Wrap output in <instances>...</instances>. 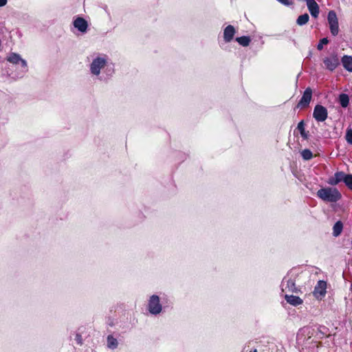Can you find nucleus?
Listing matches in <instances>:
<instances>
[{
  "mask_svg": "<svg viewBox=\"0 0 352 352\" xmlns=\"http://www.w3.org/2000/svg\"><path fill=\"white\" fill-rule=\"evenodd\" d=\"M236 41L242 46L247 47L250 45L251 39L249 36H243L240 37H237Z\"/></svg>",
  "mask_w": 352,
  "mask_h": 352,
  "instance_id": "obj_20",
  "label": "nucleus"
},
{
  "mask_svg": "<svg viewBox=\"0 0 352 352\" xmlns=\"http://www.w3.org/2000/svg\"><path fill=\"white\" fill-rule=\"evenodd\" d=\"M339 102L342 107H347L349 104V96L346 94H341L339 96Z\"/></svg>",
  "mask_w": 352,
  "mask_h": 352,
  "instance_id": "obj_18",
  "label": "nucleus"
},
{
  "mask_svg": "<svg viewBox=\"0 0 352 352\" xmlns=\"http://www.w3.org/2000/svg\"><path fill=\"white\" fill-rule=\"evenodd\" d=\"M7 60L12 65L19 68V73L16 75V78H21L28 72V65L25 60L16 53H11L7 56Z\"/></svg>",
  "mask_w": 352,
  "mask_h": 352,
  "instance_id": "obj_3",
  "label": "nucleus"
},
{
  "mask_svg": "<svg viewBox=\"0 0 352 352\" xmlns=\"http://www.w3.org/2000/svg\"><path fill=\"white\" fill-rule=\"evenodd\" d=\"M75 340L78 344H82V336L79 333H76L75 335Z\"/></svg>",
  "mask_w": 352,
  "mask_h": 352,
  "instance_id": "obj_28",
  "label": "nucleus"
},
{
  "mask_svg": "<svg viewBox=\"0 0 352 352\" xmlns=\"http://www.w3.org/2000/svg\"><path fill=\"white\" fill-rule=\"evenodd\" d=\"M344 184L351 190H352V175H346Z\"/></svg>",
  "mask_w": 352,
  "mask_h": 352,
  "instance_id": "obj_23",
  "label": "nucleus"
},
{
  "mask_svg": "<svg viewBox=\"0 0 352 352\" xmlns=\"http://www.w3.org/2000/svg\"><path fill=\"white\" fill-rule=\"evenodd\" d=\"M311 97H312V90L310 87H307L305 90L301 99L298 102V103L297 104V107L302 109V108L307 107L311 102Z\"/></svg>",
  "mask_w": 352,
  "mask_h": 352,
  "instance_id": "obj_9",
  "label": "nucleus"
},
{
  "mask_svg": "<svg viewBox=\"0 0 352 352\" xmlns=\"http://www.w3.org/2000/svg\"><path fill=\"white\" fill-rule=\"evenodd\" d=\"M254 352H257L256 350H254Z\"/></svg>",
  "mask_w": 352,
  "mask_h": 352,
  "instance_id": "obj_31",
  "label": "nucleus"
},
{
  "mask_svg": "<svg viewBox=\"0 0 352 352\" xmlns=\"http://www.w3.org/2000/svg\"><path fill=\"white\" fill-rule=\"evenodd\" d=\"M296 274L290 272L283 279L280 287L283 293L296 292L297 288L295 285Z\"/></svg>",
  "mask_w": 352,
  "mask_h": 352,
  "instance_id": "obj_4",
  "label": "nucleus"
},
{
  "mask_svg": "<svg viewBox=\"0 0 352 352\" xmlns=\"http://www.w3.org/2000/svg\"><path fill=\"white\" fill-rule=\"evenodd\" d=\"M118 345V342L116 338L113 337L112 336H109L107 337V346L111 349H115L117 348Z\"/></svg>",
  "mask_w": 352,
  "mask_h": 352,
  "instance_id": "obj_19",
  "label": "nucleus"
},
{
  "mask_svg": "<svg viewBox=\"0 0 352 352\" xmlns=\"http://www.w3.org/2000/svg\"><path fill=\"white\" fill-rule=\"evenodd\" d=\"M7 3V0H0V7L5 6Z\"/></svg>",
  "mask_w": 352,
  "mask_h": 352,
  "instance_id": "obj_29",
  "label": "nucleus"
},
{
  "mask_svg": "<svg viewBox=\"0 0 352 352\" xmlns=\"http://www.w3.org/2000/svg\"><path fill=\"white\" fill-rule=\"evenodd\" d=\"M343 67L348 72H352V56L344 55L341 59Z\"/></svg>",
  "mask_w": 352,
  "mask_h": 352,
  "instance_id": "obj_16",
  "label": "nucleus"
},
{
  "mask_svg": "<svg viewBox=\"0 0 352 352\" xmlns=\"http://www.w3.org/2000/svg\"><path fill=\"white\" fill-rule=\"evenodd\" d=\"M342 228H343L342 223L340 221H337L334 224L333 228V236H339L341 234L342 231Z\"/></svg>",
  "mask_w": 352,
  "mask_h": 352,
  "instance_id": "obj_17",
  "label": "nucleus"
},
{
  "mask_svg": "<svg viewBox=\"0 0 352 352\" xmlns=\"http://www.w3.org/2000/svg\"><path fill=\"white\" fill-rule=\"evenodd\" d=\"M317 196L327 202H336L341 198V194L335 188H322L318 190Z\"/></svg>",
  "mask_w": 352,
  "mask_h": 352,
  "instance_id": "obj_2",
  "label": "nucleus"
},
{
  "mask_svg": "<svg viewBox=\"0 0 352 352\" xmlns=\"http://www.w3.org/2000/svg\"><path fill=\"white\" fill-rule=\"evenodd\" d=\"M236 33L233 25H228L223 30V39L226 43L230 42Z\"/></svg>",
  "mask_w": 352,
  "mask_h": 352,
  "instance_id": "obj_12",
  "label": "nucleus"
},
{
  "mask_svg": "<svg viewBox=\"0 0 352 352\" xmlns=\"http://www.w3.org/2000/svg\"><path fill=\"white\" fill-rule=\"evenodd\" d=\"M89 71L91 75L100 80H105L113 74V65L107 55L98 54L92 57Z\"/></svg>",
  "mask_w": 352,
  "mask_h": 352,
  "instance_id": "obj_1",
  "label": "nucleus"
},
{
  "mask_svg": "<svg viewBox=\"0 0 352 352\" xmlns=\"http://www.w3.org/2000/svg\"><path fill=\"white\" fill-rule=\"evenodd\" d=\"M346 174L343 172H337L334 174L333 177L329 179V183L331 185H336L340 182H344L345 180Z\"/></svg>",
  "mask_w": 352,
  "mask_h": 352,
  "instance_id": "obj_14",
  "label": "nucleus"
},
{
  "mask_svg": "<svg viewBox=\"0 0 352 352\" xmlns=\"http://www.w3.org/2000/svg\"><path fill=\"white\" fill-rule=\"evenodd\" d=\"M301 155L305 160H309L313 157L312 152L309 149H304L302 151Z\"/></svg>",
  "mask_w": 352,
  "mask_h": 352,
  "instance_id": "obj_22",
  "label": "nucleus"
},
{
  "mask_svg": "<svg viewBox=\"0 0 352 352\" xmlns=\"http://www.w3.org/2000/svg\"><path fill=\"white\" fill-rule=\"evenodd\" d=\"M346 140L349 144H352V129L347 130Z\"/></svg>",
  "mask_w": 352,
  "mask_h": 352,
  "instance_id": "obj_26",
  "label": "nucleus"
},
{
  "mask_svg": "<svg viewBox=\"0 0 352 352\" xmlns=\"http://www.w3.org/2000/svg\"><path fill=\"white\" fill-rule=\"evenodd\" d=\"M277 1L278 2H280V3H282L285 6H292L294 3V0H277Z\"/></svg>",
  "mask_w": 352,
  "mask_h": 352,
  "instance_id": "obj_27",
  "label": "nucleus"
},
{
  "mask_svg": "<svg viewBox=\"0 0 352 352\" xmlns=\"http://www.w3.org/2000/svg\"><path fill=\"white\" fill-rule=\"evenodd\" d=\"M327 19L329 24L331 33L333 36H336L339 32V25L338 17L335 11L331 10L329 12Z\"/></svg>",
  "mask_w": 352,
  "mask_h": 352,
  "instance_id": "obj_7",
  "label": "nucleus"
},
{
  "mask_svg": "<svg viewBox=\"0 0 352 352\" xmlns=\"http://www.w3.org/2000/svg\"><path fill=\"white\" fill-rule=\"evenodd\" d=\"M74 26L81 32H85L87 29V22L82 17L76 18L74 21Z\"/></svg>",
  "mask_w": 352,
  "mask_h": 352,
  "instance_id": "obj_13",
  "label": "nucleus"
},
{
  "mask_svg": "<svg viewBox=\"0 0 352 352\" xmlns=\"http://www.w3.org/2000/svg\"><path fill=\"white\" fill-rule=\"evenodd\" d=\"M309 16L308 14L305 13L298 17L296 23L298 25H305L309 21Z\"/></svg>",
  "mask_w": 352,
  "mask_h": 352,
  "instance_id": "obj_21",
  "label": "nucleus"
},
{
  "mask_svg": "<svg viewBox=\"0 0 352 352\" xmlns=\"http://www.w3.org/2000/svg\"><path fill=\"white\" fill-rule=\"evenodd\" d=\"M307 6L311 15L317 18L319 14V6L315 0H307Z\"/></svg>",
  "mask_w": 352,
  "mask_h": 352,
  "instance_id": "obj_11",
  "label": "nucleus"
},
{
  "mask_svg": "<svg viewBox=\"0 0 352 352\" xmlns=\"http://www.w3.org/2000/svg\"><path fill=\"white\" fill-rule=\"evenodd\" d=\"M329 43V40L327 39V38H322L319 43L317 45V49L318 50H322L323 49V45H327V43Z\"/></svg>",
  "mask_w": 352,
  "mask_h": 352,
  "instance_id": "obj_24",
  "label": "nucleus"
},
{
  "mask_svg": "<svg viewBox=\"0 0 352 352\" xmlns=\"http://www.w3.org/2000/svg\"><path fill=\"white\" fill-rule=\"evenodd\" d=\"M351 292H352V283H351Z\"/></svg>",
  "mask_w": 352,
  "mask_h": 352,
  "instance_id": "obj_30",
  "label": "nucleus"
},
{
  "mask_svg": "<svg viewBox=\"0 0 352 352\" xmlns=\"http://www.w3.org/2000/svg\"><path fill=\"white\" fill-rule=\"evenodd\" d=\"M340 59L337 54H331L323 58L325 69L330 72L334 71L340 65Z\"/></svg>",
  "mask_w": 352,
  "mask_h": 352,
  "instance_id": "obj_6",
  "label": "nucleus"
},
{
  "mask_svg": "<svg viewBox=\"0 0 352 352\" xmlns=\"http://www.w3.org/2000/svg\"><path fill=\"white\" fill-rule=\"evenodd\" d=\"M327 283L324 280H319L316 285L314 291V296L318 299H321L326 294Z\"/></svg>",
  "mask_w": 352,
  "mask_h": 352,
  "instance_id": "obj_10",
  "label": "nucleus"
},
{
  "mask_svg": "<svg viewBox=\"0 0 352 352\" xmlns=\"http://www.w3.org/2000/svg\"><path fill=\"white\" fill-rule=\"evenodd\" d=\"M313 117L317 122H324L328 117L326 107L321 104H316L314 109Z\"/></svg>",
  "mask_w": 352,
  "mask_h": 352,
  "instance_id": "obj_8",
  "label": "nucleus"
},
{
  "mask_svg": "<svg viewBox=\"0 0 352 352\" xmlns=\"http://www.w3.org/2000/svg\"><path fill=\"white\" fill-rule=\"evenodd\" d=\"M297 128L300 131L301 135L305 137L303 121H301L298 124Z\"/></svg>",
  "mask_w": 352,
  "mask_h": 352,
  "instance_id": "obj_25",
  "label": "nucleus"
},
{
  "mask_svg": "<svg viewBox=\"0 0 352 352\" xmlns=\"http://www.w3.org/2000/svg\"><path fill=\"white\" fill-rule=\"evenodd\" d=\"M285 299L287 301V302H288L289 304H290L293 306L300 305L303 302L302 300L300 297L293 296V295H289L287 294H285Z\"/></svg>",
  "mask_w": 352,
  "mask_h": 352,
  "instance_id": "obj_15",
  "label": "nucleus"
},
{
  "mask_svg": "<svg viewBox=\"0 0 352 352\" xmlns=\"http://www.w3.org/2000/svg\"><path fill=\"white\" fill-rule=\"evenodd\" d=\"M148 310L153 315H157L161 313L162 306L160 298L157 295H152L148 302Z\"/></svg>",
  "mask_w": 352,
  "mask_h": 352,
  "instance_id": "obj_5",
  "label": "nucleus"
}]
</instances>
